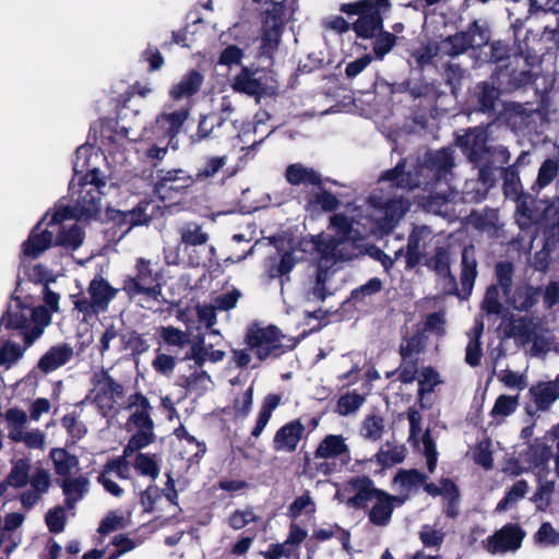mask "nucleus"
<instances>
[{"instance_id": "obj_48", "label": "nucleus", "mask_w": 559, "mask_h": 559, "mask_svg": "<svg viewBox=\"0 0 559 559\" xmlns=\"http://www.w3.org/2000/svg\"><path fill=\"white\" fill-rule=\"evenodd\" d=\"M159 336L165 345L177 349H183L191 343L189 332L182 331L173 325L162 326L159 329Z\"/></svg>"}, {"instance_id": "obj_42", "label": "nucleus", "mask_w": 559, "mask_h": 559, "mask_svg": "<svg viewBox=\"0 0 559 559\" xmlns=\"http://www.w3.org/2000/svg\"><path fill=\"white\" fill-rule=\"evenodd\" d=\"M214 344H206L205 334L198 329V334L190 343V349L186 354V360H193L198 367H202L209 359V355Z\"/></svg>"}, {"instance_id": "obj_16", "label": "nucleus", "mask_w": 559, "mask_h": 559, "mask_svg": "<svg viewBox=\"0 0 559 559\" xmlns=\"http://www.w3.org/2000/svg\"><path fill=\"white\" fill-rule=\"evenodd\" d=\"M234 112V104L229 96H223L221 99L217 112H211L200 119L197 136L199 140L207 138H219L223 135L221 131L225 122L230 118Z\"/></svg>"}, {"instance_id": "obj_10", "label": "nucleus", "mask_w": 559, "mask_h": 559, "mask_svg": "<svg viewBox=\"0 0 559 559\" xmlns=\"http://www.w3.org/2000/svg\"><path fill=\"white\" fill-rule=\"evenodd\" d=\"M490 35L486 23L474 21L466 31L442 39L440 52L444 56L456 57L468 49H476L485 46L489 41Z\"/></svg>"}, {"instance_id": "obj_64", "label": "nucleus", "mask_w": 559, "mask_h": 559, "mask_svg": "<svg viewBox=\"0 0 559 559\" xmlns=\"http://www.w3.org/2000/svg\"><path fill=\"white\" fill-rule=\"evenodd\" d=\"M384 431V423L381 417L369 416L367 417L361 426V435L364 438L377 441L382 437Z\"/></svg>"}, {"instance_id": "obj_12", "label": "nucleus", "mask_w": 559, "mask_h": 559, "mask_svg": "<svg viewBox=\"0 0 559 559\" xmlns=\"http://www.w3.org/2000/svg\"><path fill=\"white\" fill-rule=\"evenodd\" d=\"M525 531L516 523H508L484 540V548L491 555L515 552L522 547Z\"/></svg>"}, {"instance_id": "obj_49", "label": "nucleus", "mask_w": 559, "mask_h": 559, "mask_svg": "<svg viewBox=\"0 0 559 559\" xmlns=\"http://www.w3.org/2000/svg\"><path fill=\"white\" fill-rule=\"evenodd\" d=\"M519 407V395H499L490 411V416L501 423L506 417L512 415Z\"/></svg>"}, {"instance_id": "obj_57", "label": "nucleus", "mask_w": 559, "mask_h": 559, "mask_svg": "<svg viewBox=\"0 0 559 559\" xmlns=\"http://www.w3.org/2000/svg\"><path fill=\"white\" fill-rule=\"evenodd\" d=\"M365 401V394L357 393L356 391L348 392L338 399L336 412L342 416L350 415L357 412Z\"/></svg>"}, {"instance_id": "obj_46", "label": "nucleus", "mask_w": 559, "mask_h": 559, "mask_svg": "<svg viewBox=\"0 0 559 559\" xmlns=\"http://www.w3.org/2000/svg\"><path fill=\"white\" fill-rule=\"evenodd\" d=\"M281 396L277 394H269L265 396L258 414L257 423L251 431L252 437L258 438L269 424L273 411L280 405Z\"/></svg>"}, {"instance_id": "obj_29", "label": "nucleus", "mask_w": 559, "mask_h": 559, "mask_svg": "<svg viewBox=\"0 0 559 559\" xmlns=\"http://www.w3.org/2000/svg\"><path fill=\"white\" fill-rule=\"evenodd\" d=\"M388 7H371L354 23V31L358 37L371 38L382 28L381 9Z\"/></svg>"}, {"instance_id": "obj_1", "label": "nucleus", "mask_w": 559, "mask_h": 559, "mask_svg": "<svg viewBox=\"0 0 559 559\" xmlns=\"http://www.w3.org/2000/svg\"><path fill=\"white\" fill-rule=\"evenodd\" d=\"M383 188L374 190L361 205L353 204L346 213L334 214L331 227L335 235L321 234L313 243L319 257L316 280L307 293V298L323 301L332 295L330 266L337 261L355 257L354 242L369 235L389 234L409 209V202L402 197H389Z\"/></svg>"}, {"instance_id": "obj_36", "label": "nucleus", "mask_w": 559, "mask_h": 559, "mask_svg": "<svg viewBox=\"0 0 559 559\" xmlns=\"http://www.w3.org/2000/svg\"><path fill=\"white\" fill-rule=\"evenodd\" d=\"M257 73V69L241 67L240 72L230 79L233 90L248 95L259 94L262 88V84L255 78Z\"/></svg>"}, {"instance_id": "obj_54", "label": "nucleus", "mask_w": 559, "mask_h": 559, "mask_svg": "<svg viewBox=\"0 0 559 559\" xmlns=\"http://www.w3.org/2000/svg\"><path fill=\"white\" fill-rule=\"evenodd\" d=\"M559 165L554 159H546L538 169L537 178L532 190L538 193L540 190L546 188L558 175Z\"/></svg>"}, {"instance_id": "obj_30", "label": "nucleus", "mask_w": 559, "mask_h": 559, "mask_svg": "<svg viewBox=\"0 0 559 559\" xmlns=\"http://www.w3.org/2000/svg\"><path fill=\"white\" fill-rule=\"evenodd\" d=\"M502 92L504 91L495 79V73L491 76V82L477 84L475 95L477 97L478 110L483 112L493 111Z\"/></svg>"}, {"instance_id": "obj_34", "label": "nucleus", "mask_w": 559, "mask_h": 559, "mask_svg": "<svg viewBox=\"0 0 559 559\" xmlns=\"http://www.w3.org/2000/svg\"><path fill=\"white\" fill-rule=\"evenodd\" d=\"M352 485L356 493L348 499L347 504L354 508H365L368 502L377 499L378 493L382 492L374 488L373 483L367 477L355 478Z\"/></svg>"}, {"instance_id": "obj_3", "label": "nucleus", "mask_w": 559, "mask_h": 559, "mask_svg": "<svg viewBox=\"0 0 559 559\" xmlns=\"http://www.w3.org/2000/svg\"><path fill=\"white\" fill-rule=\"evenodd\" d=\"M453 167V151L441 148L427 152L415 164L406 166L405 162H400L393 169L385 171L380 177L379 183L409 190L419 187L430 190V187H435L431 198L448 203L457 194V191H454L451 186Z\"/></svg>"}, {"instance_id": "obj_25", "label": "nucleus", "mask_w": 559, "mask_h": 559, "mask_svg": "<svg viewBox=\"0 0 559 559\" xmlns=\"http://www.w3.org/2000/svg\"><path fill=\"white\" fill-rule=\"evenodd\" d=\"M403 503L404 498H395L384 491L378 493L374 504L369 511L370 522L378 526L386 525L391 520L394 507H400Z\"/></svg>"}, {"instance_id": "obj_15", "label": "nucleus", "mask_w": 559, "mask_h": 559, "mask_svg": "<svg viewBox=\"0 0 559 559\" xmlns=\"http://www.w3.org/2000/svg\"><path fill=\"white\" fill-rule=\"evenodd\" d=\"M488 142V129L475 127L459 135L456 144L468 159L475 164L484 165L487 155L490 153Z\"/></svg>"}, {"instance_id": "obj_23", "label": "nucleus", "mask_w": 559, "mask_h": 559, "mask_svg": "<svg viewBox=\"0 0 559 559\" xmlns=\"http://www.w3.org/2000/svg\"><path fill=\"white\" fill-rule=\"evenodd\" d=\"M305 426L300 420H292L281 427L273 438V449L276 452L292 453L304 435Z\"/></svg>"}, {"instance_id": "obj_63", "label": "nucleus", "mask_w": 559, "mask_h": 559, "mask_svg": "<svg viewBox=\"0 0 559 559\" xmlns=\"http://www.w3.org/2000/svg\"><path fill=\"white\" fill-rule=\"evenodd\" d=\"M185 386L190 391L203 393L211 389L212 379L210 374L203 370H195L185 380Z\"/></svg>"}, {"instance_id": "obj_18", "label": "nucleus", "mask_w": 559, "mask_h": 559, "mask_svg": "<svg viewBox=\"0 0 559 559\" xmlns=\"http://www.w3.org/2000/svg\"><path fill=\"white\" fill-rule=\"evenodd\" d=\"M540 294V287L528 284L511 287L508 293H503L507 310L528 311L537 304Z\"/></svg>"}, {"instance_id": "obj_2", "label": "nucleus", "mask_w": 559, "mask_h": 559, "mask_svg": "<svg viewBox=\"0 0 559 559\" xmlns=\"http://www.w3.org/2000/svg\"><path fill=\"white\" fill-rule=\"evenodd\" d=\"M74 179L70 183L71 205H60L50 215V224H59L70 218L95 219L100 214L102 195L107 193L110 171L103 152L91 145H81L73 162Z\"/></svg>"}, {"instance_id": "obj_50", "label": "nucleus", "mask_w": 559, "mask_h": 559, "mask_svg": "<svg viewBox=\"0 0 559 559\" xmlns=\"http://www.w3.org/2000/svg\"><path fill=\"white\" fill-rule=\"evenodd\" d=\"M8 423V437L14 442H20L21 433L24 431L27 423V414L19 408H10L5 412Z\"/></svg>"}, {"instance_id": "obj_27", "label": "nucleus", "mask_w": 559, "mask_h": 559, "mask_svg": "<svg viewBox=\"0 0 559 559\" xmlns=\"http://www.w3.org/2000/svg\"><path fill=\"white\" fill-rule=\"evenodd\" d=\"M426 475L417 469L400 471L394 479L393 486L399 492L395 498H404V502L426 483Z\"/></svg>"}, {"instance_id": "obj_56", "label": "nucleus", "mask_w": 559, "mask_h": 559, "mask_svg": "<svg viewBox=\"0 0 559 559\" xmlns=\"http://www.w3.org/2000/svg\"><path fill=\"white\" fill-rule=\"evenodd\" d=\"M503 294L499 286L491 285L487 288L481 308L488 316H499L502 313L504 306L502 302Z\"/></svg>"}, {"instance_id": "obj_4", "label": "nucleus", "mask_w": 559, "mask_h": 559, "mask_svg": "<svg viewBox=\"0 0 559 559\" xmlns=\"http://www.w3.org/2000/svg\"><path fill=\"white\" fill-rule=\"evenodd\" d=\"M50 319V313L44 306H27L15 298L0 320V338L5 336L3 329L12 330L23 338L27 347L44 333Z\"/></svg>"}, {"instance_id": "obj_43", "label": "nucleus", "mask_w": 559, "mask_h": 559, "mask_svg": "<svg viewBox=\"0 0 559 559\" xmlns=\"http://www.w3.org/2000/svg\"><path fill=\"white\" fill-rule=\"evenodd\" d=\"M180 245L185 247H198L205 245L209 240V234L202 226L195 222H189L180 227Z\"/></svg>"}, {"instance_id": "obj_37", "label": "nucleus", "mask_w": 559, "mask_h": 559, "mask_svg": "<svg viewBox=\"0 0 559 559\" xmlns=\"http://www.w3.org/2000/svg\"><path fill=\"white\" fill-rule=\"evenodd\" d=\"M477 276V262L475 258V249L473 246L465 247L462 252V272L461 284L462 290L466 296L471 295L475 280Z\"/></svg>"}, {"instance_id": "obj_44", "label": "nucleus", "mask_w": 559, "mask_h": 559, "mask_svg": "<svg viewBox=\"0 0 559 559\" xmlns=\"http://www.w3.org/2000/svg\"><path fill=\"white\" fill-rule=\"evenodd\" d=\"M530 490V485L525 479L516 480L508 488L506 496L498 502L496 510L499 512L512 509L519 501L525 498Z\"/></svg>"}, {"instance_id": "obj_35", "label": "nucleus", "mask_w": 559, "mask_h": 559, "mask_svg": "<svg viewBox=\"0 0 559 559\" xmlns=\"http://www.w3.org/2000/svg\"><path fill=\"white\" fill-rule=\"evenodd\" d=\"M285 178L293 186L310 185L318 187L322 183L319 173L300 163L289 165L286 168Z\"/></svg>"}, {"instance_id": "obj_11", "label": "nucleus", "mask_w": 559, "mask_h": 559, "mask_svg": "<svg viewBox=\"0 0 559 559\" xmlns=\"http://www.w3.org/2000/svg\"><path fill=\"white\" fill-rule=\"evenodd\" d=\"M123 395V388L107 371H99L93 378V389L86 400L95 404L104 416L109 415Z\"/></svg>"}, {"instance_id": "obj_60", "label": "nucleus", "mask_w": 559, "mask_h": 559, "mask_svg": "<svg viewBox=\"0 0 559 559\" xmlns=\"http://www.w3.org/2000/svg\"><path fill=\"white\" fill-rule=\"evenodd\" d=\"M444 490V512L450 518H455L459 513V491L456 486L450 479H443Z\"/></svg>"}, {"instance_id": "obj_53", "label": "nucleus", "mask_w": 559, "mask_h": 559, "mask_svg": "<svg viewBox=\"0 0 559 559\" xmlns=\"http://www.w3.org/2000/svg\"><path fill=\"white\" fill-rule=\"evenodd\" d=\"M25 259H22V265L19 276L23 274L31 282L35 284H47L53 280L52 272L39 263L26 264Z\"/></svg>"}, {"instance_id": "obj_61", "label": "nucleus", "mask_w": 559, "mask_h": 559, "mask_svg": "<svg viewBox=\"0 0 559 559\" xmlns=\"http://www.w3.org/2000/svg\"><path fill=\"white\" fill-rule=\"evenodd\" d=\"M128 518L119 510L110 511L100 522L98 532L109 534L127 526Z\"/></svg>"}, {"instance_id": "obj_9", "label": "nucleus", "mask_w": 559, "mask_h": 559, "mask_svg": "<svg viewBox=\"0 0 559 559\" xmlns=\"http://www.w3.org/2000/svg\"><path fill=\"white\" fill-rule=\"evenodd\" d=\"M247 343L260 360L277 357L293 348L290 340L274 325L253 324L247 332Z\"/></svg>"}, {"instance_id": "obj_39", "label": "nucleus", "mask_w": 559, "mask_h": 559, "mask_svg": "<svg viewBox=\"0 0 559 559\" xmlns=\"http://www.w3.org/2000/svg\"><path fill=\"white\" fill-rule=\"evenodd\" d=\"M50 459L53 462L58 478L71 477L73 472L78 471L79 460L67 450L56 448L50 451Z\"/></svg>"}, {"instance_id": "obj_8", "label": "nucleus", "mask_w": 559, "mask_h": 559, "mask_svg": "<svg viewBox=\"0 0 559 559\" xmlns=\"http://www.w3.org/2000/svg\"><path fill=\"white\" fill-rule=\"evenodd\" d=\"M152 262L140 258L136 261V275L123 280L121 289L130 299L139 298L143 307L151 308V301H160L162 288L157 274L152 271Z\"/></svg>"}, {"instance_id": "obj_28", "label": "nucleus", "mask_w": 559, "mask_h": 559, "mask_svg": "<svg viewBox=\"0 0 559 559\" xmlns=\"http://www.w3.org/2000/svg\"><path fill=\"white\" fill-rule=\"evenodd\" d=\"M57 483L66 496V506L68 509H73L87 493L90 487V480L84 475L58 478Z\"/></svg>"}, {"instance_id": "obj_7", "label": "nucleus", "mask_w": 559, "mask_h": 559, "mask_svg": "<svg viewBox=\"0 0 559 559\" xmlns=\"http://www.w3.org/2000/svg\"><path fill=\"white\" fill-rule=\"evenodd\" d=\"M189 116L187 108H181L170 114H162L150 128H143L141 132H134L132 128L121 127V133L130 140L139 139L159 144H171L183 122Z\"/></svg>"}, {"instance_id": "obj_32", "label": "nucleus", "mask_w": 559, "mask_h": 559, "mask_svg": "<svg viewBox=\"0 0 559 559\" xmlns=\"http://www.w3.org/2000/svg\"><path fill=\"white\" fill-rule=\"evenodd\" d=\"M550 473H543L535 475L536 489L531 501L539 511H545L551 503L552 497L556 491V480L549 479Z\"/></svg>"}, {"instance_id": "obj_40", "label": "nucleus", "mask_w": 559, "mask_h": 559, "mask_svg": "<svg viewBox=\"0 0 559 559\" xmlns=\"http://www.w3.org/2000/svg\"><path fill=\"white\" fill-rule=\"evenodd\" d=\"M483 331V321L476 320L473 330L468 333L469 341L466 346L465 361L472 367L478 366L483 356L480 343Z\"/></svg>"}, {"instance_id": "obj_47", "label": "nucleus", "mask_w": 559, "mask_h": 559, "mask_svg": "<svg viewBox=\"0 0 559 559\" xmlns=\"http://www.w3.org/2000/svg\"><path fill=\"white\" fill-rule=\"evenodd\" d=\"M228 157L223 156H210L206 157L203 165L198 168L193 176L195 182H204L214 178L223 168L226 166Z\"/></svg>"}, {"instance_id": "obj_33", "label": "nucleus", "mask_w": 559, "mask_h": 559, "mask_svg": "<svg viewBox=\"0 0 559 559\" xmlns=\"http://www.w3.org/2000/svg\"><path fill=\"white\" fill-rule=\"evenodd\" d=\"M48 227L58 226V236L56 238V245L67 250H76L84 239V233L78 224L67 225L66 221L59 224L47 223Z\"/></svg>"}, {"instance_id": "obj_59", "label": "nucleus", "mask_w": 559, "mask_h": 559, "mask_svg": "<svg viewBox=\"0 0 559 559\" xmlns=\"http://www.w3.org/2000/svg\"><path fill=\"white\" fill-rule=\"evenodd\" d=\"M360 354L358 353H350L347 355H343L340 364L342 366L350 365V368L348 371L340 374V380L347 381L349 384H353L357 382L358 380V373L360 372Z\"/></svg>"}, {"instance_id": "obj_52", "label": "nucleus", "mask_w": 559, "mask_h": 559, "mask_svg": "<svg viewBox=\"0 0 559 559\" xmlns=\"http://www.w3.org/2000/svg\"><path fill=\"white\" fill-rule=\"evenodd\" d=\"M136 432L129 439L123 449L124 456H130L132 453L147 447L155 440L154 428H135Z\"/></svg>"}, {"instance_id": "obj_14", "label": "nucleus", "mask_w": 559, "mask_h": 559, "mask_svg": "<svg viewBox=\"0 0 559 559\" xmlns=\"http://www.w3.org/2000/svg\"><path fill=\"white\" fill-rule=\"evenodd\" d=\"M495 79L504 92H511L532 82L533 73L522 57H515L507 66L495 71Z\"/></svg>"}, {"instance_id": "obj_45", "label": "nucleus", "mask_w": 559, "mask_h": 559, "mask_svg": "<svg viewBox=\"0 0 559 559\" xmlns=\"http://www.w3.org/2000/svg\"><path fill=\"white\" fill-rule=\"evenodd\" d=\"M538 409L546 411L559 397V392L551 382H540L530 389Z\"/></svg>"}, {"instance_id": "obj_58", "label": "nucleus", "mask_w": 559, "mask_h": 559, "mask_svg": "<svg viewBox=\"0 0 559 559\" xmlns=\"http://www.w3.org/2000/svg\"><path fill=\"white\" fill-rule=\"evenodd\" d=\"M296 262L297 260L295 259L293 252H285L277 264H273L267 269L269 277H280L281 284L283 285L284 282L288 280L286 276L295 267Z\"/></svg>"}, {"instance_id": "obj_17", "label": "nucleus", "mask_w": 559, "mask_h": 559, "mask_svg": "<svg viewBox=\"0 0 559 559\" xmlns=\"http://www.w3.org/2000/svg\"><path fill=\"white\" fill-rule=\"evenodd\" d=\"M521 452L522 460L526 463V468H528L530 473L534 476L550 473L549 461L552 456V450L548 444L536 439Z\"/></svg>"}, {"instance_id": "obj_41", "label": "nucleus", "mask_w": 559, "mask_h": 559, "mask_svg": "<svg viewBox=\"0 0 559 559\" xmlns=\"http://www.w3.org/2000/svg\"><path fill=\"white\" fill-rule=\"evenodd\" d=\"M469 223L478 230L495 235L499 227V214L497 210L485 209L474 212L469 216Z\"/></svg>"}, {"instance_id": "obj_21", "label": "nucleus", "mask_w": 559, "mask_h": 559, "mask_svg": "<svg viewBox=\"0 0 559 559\" xmlns=\"http://www.w3.org/2000/svg\"><path fill=\"white\" fill-rule=\"evenodd\" d=\"M53 241V230L43 229V221L32 229L28 238L22 243V259H37Z\"/></svg>"}, {"instance_id": "obj_13", "label": "nucleus", "mask_w": 559, "mask_h": 559, "mask_svg": "<svg viewBox=\"0 0 559 559\" xmlns=\"http://www.w3.org/2000/svg\"><path fill=\"white\" fill-rule=\"evenodd\" d=\"M194 182L193 176L183 169H162L156 173L154 191L160 200L171 201Z\"/></svg>"}, {"instance_id": "obj_6", "label": "nucleus", "mask_w": 559, "mask_h": 559, "mask_svg": "<svg viewBox=\"0 0 559 559\" xmlns=\"http://www.w3.org/2000/svg\"><path fill=\"white\" fill-rule=\"evenodd\" d=\"M118 292L119 289L112 287L104 277L96 276L90 282L86 293L71 296L74 310L81 316L82 321L88 322L108 310Z\"/></svg>"}, {"instance_id": "obj_55", "label": "nucleus", "mask_w": 559, "mask_h": 559, "mask_svg": "<svg viewBox=\"0 0 559 559\" xmlns=\"http://www.w3.org/2000/svg\"><path fill=\"white\" fill-rule=\"evenodd\" d=\"M144 512L154 513L164 508V492L156 486H148L140 499Z\"/></svg>"}, {"instance_id": "obj_24", "label": "nucleus", "mask_w": 559, "mask_h": 559, "mask_svg": "<svg viewBox=\"0 0 559 559\" xmlns=\"http://www.w3.org/2000/svg\"><path fill=\"white\" fill-rule=\"evenodd\" d=\"M130 411V417L127 425L134 428H154V421L151 417V404L148 400L141 393L129 396L126 406Z\"/></svg>"}, {"instance_id": "obj_5", "label": "nucleus", "mask_w": 559, "mask_h": 559, "mask_svg": "<svg viewBox=\"0 0 559 559\" xmlns=\"http://www.w3.org/2000/svg\"><path fill=\"white\" fill-rule=\"evenodd\" d=\"M350 450L342 435H328L318 444L313 457L305 459V473L310 477L342 472L350 462Z\"/></svg>"}, {"instance_id": "obj_19", "label": "nucleus", "mask_w": 559, "mask_h": 559, "mask_svg": "<svg viewBox=\"0 0 559 559\" xmlns=\"http://www.w3.org/2000/svg\"><path fill=\"white\" fill-rule=\"evenodd\" d=\"M513 335L523 344L532 343L530 354L534 357H539L549 350L547 337L532 322L521 320L519 324H514Z\"/></svg>"}, {"instance_id": "obj_26", "label": "nucleus", "mask_w": 559, "mask_h": 559, "mask_svg": "<svg viewBox=\"0 0 559 559\" xmlns=\"http://www.w3.org/2000/svg\"><path fill=\"white\" fill-rule=\"evenodd\" d=\"M432 231L427 226H417L408 237L407 251L405 253L407 267L416 266L427 243L431 240Z\"/></svg>"}, {"instance_id": "obj_22", "label": "nucleus", "mask_w": 559, "mask_h": 559, "mask_svg": "<svg viewBox=\"0 0 559 559\" xmlns=\"http://www.w3.org/2000/svg\"><path fill=\"white\" fill-rule=\"evenodd\" d=\"M74 348L68 343L51 346L38 360L37 368L48 374L72 360Z\"/></svg>"}, {"instance_id": "obj_51", "label": "nucleus", "mask_w": 559, "mask_h": 559, "mask_svg": "<svg viewBox=\"0 0 559 559\" xmlns=\"http://www.w3.org/2000/svg\"><path fill=\"white\" fill-rule=\"evenodd\" d=\"M31 460L20 459L12 463V468L8 475V484L14 488L24 487L29 479Z\"/></svg>"}, {"instance_id": "obj_38", "label": "nucleus", "mask_w": 559, "mask_h": 559, "mask_svg": "<svg viewBox=\"0 0 559 559\" xmlns=\"http://www.w3.org/2000/svg\"><path fill=\"white\" fill-rule=\"evenodd\" d=\"M261 124L262 119H259L255 124L250 122L240 123L238 120L231 122V127L238 131L237 136L240 142L247 144V147L242 146L241 150H250L261 144L273 132V130H269L266 133L261 134L259 139H251V135H257L260 132Z\"/></svg>"}, {"instance_id": "obj_20", "label": "nucleus", "mask_w": 559, "mask_h": 559, "mask_svg": "<svg viewBox=\"0 0 559 559\" xmlns=\"http://www.w3.org/2000/svg\"><path fill=\"white\" fill-rule=\"evenodd\" d=\"M274 13L266 14L264 21V31L262 35V43L260 47V53L262 56L271 57L277 49L281 40L282 32V20L277 16V13L283 11L281 3H276L273 9Z\"/></svg>"}, {"instance_id": "obj_31", "label": "nucleus", "mask_w": 559, "mask_h": 559, "mask_svg": "<svg viewBox=\"0 0 559 559\" xmlns=\"http://www.w3.org/2000/svg\"><path fill=\"white\" fill-rule=\"evenodd\" d=\"M203 75L197 71L191 70L174 84L169 91L170 97L175 100L190 98L197 94L203 84Z\"/></svg>"}, {"instance_id": "obj_62", "label": "nucleus", "mask_w": 559, "mask_h": 559, "mask_svg": "<svg viewBox=\"0 0 559 559\" xmlns=\"http://www.w3.org/2000/svg\"><path fill=\"white\" fill-rule=\"evenodd\" d=\"M537 545L544 547L559 545V532L549 522H544L534 535Z\"/></svg>"}]
</instances>
